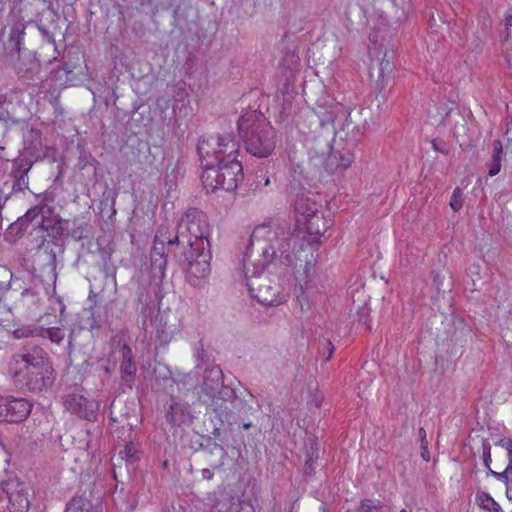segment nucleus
Wrapping results in <instances>:
<instances>
[{
	"label": "nucleus",
	"mask_w": 512,
	"mask_h": 512,
	"mask_svg": "<svg viewBox=\"0 0 512 512\" xmlns=\"http://www.w3.org/2000/svg\"><path fill=\"white\" fill-rule=\"evenodd\" d=\"M421 456L422 458L425 460V461H429L430 460V454H429V451L427 449L426 446L423 447L422 449V453H421Z\"/></svg>",
	"instance_id": "bf43d9fd"
},
{
	"label": "nucleus",
	"mask_w": 512,
	"mask_h": 512,
	"mask_svg": "<svg viewBox=\"0 0 512 512\" xmlns=\"http://www.w3.org/2000/svg\"><path fill=\"white\" fill-rule=\"evenodd\" d=\"M482 458L484 465L490 469L491 463V445L488 440H483L482 443Z\"/></svg>",
	"instance_id": "4c0bfd02"
},
{
	"label": "nucleus",
	"mask_w": 512,
	"mask_h": 512,
	"mask_svg": "<svg viewBox=\"0 0 512 512\" xmlns=\"http://www.w3.org/2000/svg\"><path fill=\"white\" fill-rule=\"evenodd\" d=\"M48 328L43 326H32L30 327V335L31 337H42L46 338Z\"/></svg>",
	"instance_id": "79ce46f5"
},
{
	"label": "nucleus",
	"mask_w": 512,
	"mask_h": 512,
	"mask_svg": "<svg viewBox=\"0 0 512 512\" xmlns=\"http://www.w3.org/2000/svg\"><path fill=\"white\" fill-rule=\"evenodd\" d=\"M304 223L309 235L315 237L314 241L319 239L330 226V221L324 217L322 212L315 214L312 218H307Z\"/></svg>",
	"instance_id": "6ab92c4d"
},
{
	"label": "nucleus",
	"mask_w": 512,
	"mask_h": 512,
	"mask_svg": "<svg viewBox=\"0 0 512 512\" xmlns=\"http://www.w3.org/2000/svg\"><path fill=\"white\" fill-rule=\"evenodd\" d=\"M499 308H503V309H505V310H506V312H507L510 316H512V299H511V302H510V303H507V304H506L505 302L501 303V304L499 305Z\"/></svg>",
	"instance_id": "603ef678"
},
{
	"label": "nucleus",
	"mask_w": 512,
	"mask_h": 512,
	"mask_svg": "<svg viewBox=\"0 0 512 512\" xmlns=\"http://www.w3.org/2000/svg\"><path fill=\"white\" fill-rule=\"evenodd\" d=\"M330 159L336 162L338 168L345 170L350 167L354 161V153L350 147H346L342 150L333 151Z\"/></svg>",
	"instance_id": "4be33fe9"
},
{
	"label": "nucleus",
	"mask_w": 512,
	"mask_h": 512,
	"mask_svg": "<svg viewBox=\"0 0 512 512\" xmlns=\"http://www.w3.org/2000/svg\"><path fill=\"white\" fill-rule=\"evenodd\" d=\"M101 369H103V371L106 373V374H109L110 373V369H109V366L107 364H102L101 365Z\"/></svg>",
	"instance_id": "69168bd1"
},
{
	"label": "nucleus",
	"mask_w": 512,
	"mask_h": 512,
	"mask_svg": "<svg viewBox=\"0 0 512 512\" xmlns=\"http://www.w3.org/2000/svg\"><path fill=\"white\" fill-rule=\"evenodd\" d=\"M198 398L209 404L221 418L230 421L228 401L235 400V391L223 382V373L219 367L206 368L199 384Z\"/></svg>",
	"instance_id": "39448f33"
},
{
	"label": "nucleus",
	"mask_w": 512,
	"mask_h": 512,
	"mask_svg": "<svg viewBox=\"0 0 512 512\" xmlns=\"http://www.w3.org/2000/svg\"><path fill=\"white\" fill-rule=\"evenodd\" d=\"M122 361H133L132 350L129 345L124 344L121 348Z\"/></svg>",
	"instance_id": "a18cd8bd"
},
{
	"label": "nucleus",
	"mask_w": 512,
	"mask_h": 512,
	"mask_svg": "<svg viewBox=\"0 0 512 512\" xmlns=\"http://www.w3.org/2000/svg\"><path fill=\"white\" fill-rule=\"evenodd\" d=\"M19 357L20 360L16 361L17 369L52 367L49 363L47 353L39 346H33L25 353L19 355Z\"/></svg>",
	"instance_id": "4468645a"
},
{
	"label": "nucleus",
	"mask_w": 512,
	"mask_h": 512,
	"mask_svg": "<svg viewBox=\"0 0 512 512\" xmlns=\"http://www.w3.org/2000/svg\"><path fill=\"white\" fill-rule=\"evenodd\" d=\"M493 155L492 160L488 164L489 166V175L495 176L500 172L501 169V158L503 154L502 144L499 140L493 142Z\"/></svg>",
	"instance_id": "b1692460"
},
{
	"label": "nucleus",
	"mask_w": 512,
	"mask_h": 512,
	"mask_svg": "<svg viewBox=\"0 0 512 512\" xmlns=\"http://www.w3.org/2000/svg\"><path fill=\"white\" fill-rule=\"evenodd\" d=\"M391 59L392 55L389 56L388 53H385L382 61L380 62V77L382 80L384 79L385 75H389L394 68Z\"/></svg>",
	"instance_id": "72a5a7b5"
},
{
	"label": "nucleus",
	"mask_w": 512,
	"mask_h": 512,
	"mask_svg": "<svg viewBox=\"0 0 512 512\" xmlns=\"http://www.w3.org/2000/svg\"><path fill=\"white\" fill-rule=\"evenodd\" d=\"M257 177L261 178L264 181V183H263L264 186H268L270 184V177L268 175L261 174V175H259Z\"/></svg>",
	"instance_id": "052dcab7"
},
{
	"label": "nucleus",
	"mask_w": 512,
	"mask_h": 512,
	"mask_svg": "<svg viewBox=\"0 0 512 512\" xmlns=\"http://www.w3.org/2000/svg\"><path fill=\"white\" fill-rule=\"evenodd\" d=\"M184 257L188 265L187 277L189 283L195 287L199 286L201 284L202 279L207 277L211 271L210 249H204L202 251L187 249L184 251Z\"/></svg>",
	"instance_id": "6e6552de"
},
{
	"label": "nucleus",
	"mask_w": 512,
	"mask_h": 512,
	"mask_svg": "<svg viewBox=\"0 0 512 512\" xmlns=\"http://www.w3.org/2000/svg\"><path fill=\"white\" fill-rule=\"evenodd\" d=\"M488 470L489 473L493 475L497 480L502 481L506 484L508 483L509 480H512V473L507 469V467L501 472L493 471L491 468Z\"/></svg>",
	"instance_id": "58836bf2"
},
{
	"label": "nucleus",
	"mask_w": 512,
	"mask_h": 512,
	"mask_svg": "<svg viewBox=\"0 0 512 512\" xmlns=\"http://www.w3.org/2000/svg\"><path fill=\"white\" fill-rule=\"evenodd\" d=\"M211 512H232V501L230 498L216 500L211 508Z\"/></svg>",
	"instance_id": "2f4dec72"
},
{
	"label": "nucleus",
	"mask_w": 512,
	"mask_h": 512,
	"mask_svg": "<svg viewBox=\"0 0 512 512\" xmlns=\"http://www.w3.org/2000/svg\"><path fill=\"white\" fill-rule=\"evenodd\" d=\"M477 504L489 512H502L500 505L487 492L481 491L476 494Z\"/></svg>",
	"instance_id": "5701e85b"
},
{
	"label": "nucleus",
	"mask_w": 512,
	"mask_h": 512,
	"mask_svg": "<svg viewBox=\"0 0 512 512\" xmlns=\"http://www.w3.org/2000/svg\"><path fill=\"white\" fill-rule=\"evenodd\" d=\"M212 434L214 437H219L220 436V429L219 428H214V430L212 431Z\"/></svg>",
	"instance_id": "338daca9"
},
{
	"label": "nucleus",
	"mask_w": 512,
	"mask_h": 512,
	"mask_svg": "<svg viewBox=\"0 0 512 512\" xmlns=\"http://www.w3.org/2000/svg\"><path fill=\"white\" fill-rule=\"evenodd\" d=\"M304 245V240L292 232L284 220H270L256 226L242 259L250 296L264 306H277L285 301L281 286L266 272L277 263L292 267L301 288H310L315 270L313 256L304 251Z\"/></svg>",
	"instance_id": "f257e3e1"
},
{
	"label": "nucleus",
	"mask_w": 512,
	"mask_h": 512,
	"mask_svg": "<svg viewBox=\"0 0 512 512\" xmlns=\"http://www.w3.org/2000/svg\"><path fill=\"white\" fill-rule=\"evenodd\" d=\"M37 158L38 157H31L27 153H22L20 157L15 160L12 171H17L18 174L27 176L29 170Z\"/></svg>",
	"instance_id": "393cba45"
},
{
	"label": "nucleus",
	"mask_w": 512,
	"mask_h": 512,
	"mask_svg": "<svg viewBox=\"0 0 512 512\" xmlns=\"http://www.w3.org/2000/svg\"><path fill=\"white\" fill-rule=\"evenodd\" d=\"M496 445L504 448L507 451V455L512 453V439L502 438L496 443Z\"/></svg>",
	"instance_id": "de8ad7c7"
},
{
	"label": "nucleus",
	"mask_w": 512,
	"mask_h": 512,
	"mask_svg": "<svg viewBox=\"0 0 512 512\" xmlns=\"http://www.w3.org/2000/svg\"><path fill=\"white\" fill-rule=\"evenodd\" d=\"M138 302L141 305V310H144L148 305V294L143 288L139 289Z\"/></svg>",
	"instance_id": "49530a36"
},
{
	"label": "nucleus",
	"mask_w": 512,
	"mask_h": 512,
	"mask_svg": "<svg viewBox=\"0 0 512 512\" xmlns=\"http://www.w3.org/2000/svg\"><path fill=\"white\" fill-rule=\"evenodd\" d=\"M156 322V339L160 343V345H167L173 338L175 328L168 325V322L165 319L164 315H158L156 317Z\"/></svg>",
	"instance_id": "412c9836"
},
{
	"label": "nucleus",
	"mask_w": 512,
	"mask_h": 512,
	"mask_svg": "<svg viewBox=\"0 0 512 512\" xmlns=\"http://www.w3.org/2000/svg\"><path fill=\"white\" fill-rule=\"evenodd\" d=\"M11 176L13 177L11 184L6 181L0 186V208L9 199L11 194L28 189L29 182L26 175L18 174L17 171H11Z\"/></svg>",
	"instance_id": "dca6fc26"
},
{
	"label": "nucleus",
	"mask_w": 512,
	"mask_h": 512,
	"mask_svg": "<svg viewBox=\"0 0 512 512\" xmlns=\"http://www.w3.org/2000/svg\"><path fill=\"white\" fill-rule=\"evenodd\" d=\"M209 235L210 225L206 214L197 208H190L179 220L176 235L167 238V244H186L188 249L202 251L210 249Z\"/></svg>",
	"instance_id": "20e7f679"
},
{
	"label": "nucleus",
	"mask_w": 512,
	"mask_h": 512,
	"mask_svg": "<svg viewBox=\"0 0 512 512\" xmlns=\"http://www.w3.org/2000/svg\"><path fill=\"white\" fill-rule=\"evenodd\" d=\"M122 458L126 459L129 462L136 461L139 457V451L136 449V447L132 443H128L124 446V449L120 451L119 453Z\"/></svg>",
	"instance_id": "7c9ffc66"
},
{
	"label": "nucleus",
	"mask_w": 512,
	"mask_h": 512,
	"mask_svg": "<svg viewBox=\"0 0 512 512\" xmlns=\"http://www.w3.org/2000/svg\"><path fill=\"white\" fill-rule=\"evenodd\" d=\"M14 336L16 338L31 337V335H30V326L29 327L18 328L16 330H14Z\"/></svg>",
	"instance_id": "09e8293b"
},
{
	"label": "nucleus",
	"mask_w": 512,
	"mask_h": 512,
	"mask_svg": "<svg viewBox=\"0 0 512 512\" xmlns=\"http://www.w3.org/2000/svg\"><path fill=\"white\" fill-rule=\"evenodd\" d=\"M167 421L173 426H181L192 421L188 404L172 402L166 414Z\"/></svg>",
	"instance_id": "f3484780"
},
{
	"label": "nucleus",
	"mask_w": 512,
	"mask_h": 512,
	"mask_svg": "<svg viewBox=\"0 0 512 512\" xmlns=\"http://www.w3.org/2000/svg\"><path fill=\"white\" fill-rule=\"evenodd\" d=\"M504 56H505L506 62L508 63L509 67L512 68V52H509L508 48H506V51L504 52Z\"/></svg>",
	"instance_id": "5fc2aeb1"
},
{
	"label": "nucleus",
	"mask_w": 512,
	"mask_h": 512,
	"mask_svg": "<svg viewBox=\"0 0 512 512\" xmlns=\"http://www.w3.org/2000/svg\"><path fill=\"white\" fill-rule=\"evenodd\" d=\"M65 337L64 331L59 327H49L47 331V336L51 342L53 343H61Z\"/></svg>",
	"instance_id": "f704fd0d"
},
{
	"label": "nucleus",
	"mask_w": 512,
	"mask_h": 512,
	"mask_svg": "<svg viewBox=\"0 0 512 512\" xmlns=\"http://www.w3.org/2000/svg\"><path fill=\"white\" fill-rule=\"evenodd\" d=\"M197 151L203 167L201 181L207 192H214L218 188L236 190L244 174L242 164L237 159L239 145L233 137L201 138Z\"/></svg>",
	"instance_id": "f03ea898"
},
{
	"label": "nucleus",
	"mask_w": 512,
	"mask_h": 512,
	"mask_svg": "<svg viewBox=\"0 0 512 512\" xmlns=\"http://www.w3.org/2000/svg\"><path fill=\"white\" fill-rule=\"evenodd\" d=\"M213 448H214V449H218V450H220V451L222 452V454H223V455H225V454H226V452H225L224 448H223L221 445L217 444V443H214V444H213Z\"/></svg>",
	"instance_id": "0e129e2a"
},
{
	"label": "nucleus",
	"mask_w": 512,
	"mask_h": 512,
	"mask_svg": "<svg viewBox=\"0 0 512 512\" xmlns=\"http://www.w3.org/2000/svg\"><path fill=\"white\" fill-rule=\"evenodd\" d=\"M24 152L31 157H39L42 148L41 132L32 126H26L23 130Z\"/></svg>",
	"instance_id": "a211bd4d"
},
{
	"label": "nucleus",
	"mask_w": 512,
	"mask_h": 512,
	"mask_svg": "<svg viewBox=\"0 0 512 512\" xmlns=\"http://www.w3.org/2000/svg\"><path fill=\"white\" fill-rule=\"evenodd\" d=\"M379 507L374 505L373 502L369 499H365L361 501V504L358 508L354 510H348L347 512H378Z\"/></svg>",
	"instance_id": "c9c22d12"
},
{
	"label": "nucleus",
	"mask_w": 512,
	"mask_h": 512,
	"mask_svg": "<svg viewBox=\"0 0 512 512\" xmlns=\"http://www.w3.org/2000/svg\"><path fill=\"white\" fill-rule=\"evenodd\" d=\"M204 349L202 348V346L200 348H197V352H196V358L199 362H203L204 361Z\"/></svg>",
	"instance_id": "6e6d98bb"
},
{
	"label": "nucleus",
	"mask_w": 512,
	"mask_h": 512,
	"mask_svg": "<svg viewBox=\"0 0 512 512\" xmlns=\"http://www.w3.org/2000/svg\"><path fill=\"white\" fill-rule=\"evenodd\" d=\"M9 41L14 43L12 50H16L19 54L14 66L17 75L26 80H33L40 72L39 61L31 52L21 51V34L15 36L14 33H11Z\"/></svg>",
	"instance_id": "9d476101"
},
{
	"label": "nucleus",
	"mask_w": 512,
	"mask_h": 512,
	"mask_svg": "<svg viewBox=\"0 0 512 512\" xmlns=\"http://www.w3.org/2000/svg\"><path fill=\"white\" fill-rule=\"evenodd\" d=\"M136 364L134 361H122L120 366L121 376L125 384L132 388V383L136 374Z\"/></svg>",
	"instance_id": "bb28decb"
},
{
	"label": "nucleus",
	"mask_w": 512,
	"mask_h": 512,
	"mask_svg": "<svg viewBox=\"0 0 512 512\" xmlns=\"http://www.w3.org/2000/svg\"><path fill=\"white\" fill-rule=\"evenodd\" d=\"M1 495H5L8 500L7 509L9 512H26L30 506L27 494L21 483L6 484L0 490Z\"/></svg>",
	"instance_id": "ddd939ff"
},
{
	"label": "nucleus",
	"mask_w": 512,
	"mask_h": 512,
	"mask_svg": "<svg viewBox=\"0 0 512 512\" xmlns=\"http://www.w3.org/2000/svg\"><path fill=\"white\" fill-rule=\"evenodd\" d=\"M63 405L67 411L76 415L80 419L91 422L97 420V411L99 409L98 403L93 400H89L80 394L68 393L64 395Z\"/></svg>",
	"instance_id": "9b49d317"
},
{
	"label": "nucleus",
	"mask_w": 512,
	"mask_h": 512,
	"mask_svg": "<svg viewBox=\"0 0 512 512\" xmlns=\"http://www.w3.org/2000/svg\"><path fill=\"white\" fill-rule=\"evenodd\" d=\"M315 463L314 461L305 460L303 472L307 477H311L315 474Z\"/></svg>",
	"instance_id": "c03bdc74"
},
{
	"label": "nucleus",
	"mask_w": 512,
	"mask_h": 512,
	"mask_svg": "<svg viewBox=\"0 0 512 512\" xmlns=\"http://www.w3.org/2000/svg\"><path fill=\"white\" fill-rule=\"evenodd\" d=\"M510 37H511V32H510V30H509V29H508V27H507V28H506V31H505V33H504V35H503V39H502V41H503V42H507V41L510 39Z\"/></svg>",
	"instance_id": "680f3d73"
},
{
	"label": "nucleus",
	"mask_w": 512,
	"mask_h": 512,
	"mask_svg": "<svg viewBox=\"0 0 512 512\" xmlns=\"http://www.w3.org/2000/svg\"><path fill=\"white\" fill-rule=\"evenodd\" d=\"M62 232H63V228H62L60 222L52 227V233H53L54 236L61 235Z\"/></svg>",
	"instance_id": "864d4df0"
},
{
	"label": "nucleus",
	"mask_w": 512,
	"mask_h": 512,
	"mask_svg": "<svg viewBox=\"0 0 512 512\" xmlns=\"http://www.w3.org/2000/svg\"><path fill=\"white\" fill-rule=\"evenodd\" d=\"M238 512H258V510L250 500H241Z\"/></svg>",
	"instance_id": "a19ab883"
},
{
	"label": "nucleus",
	"mask_w": 512,
	"mask_h": 512,
	"mask_svg": "<svg viewBox=\"0 0 512 512\" xmlns=\"http://www.w3.org/2000/svg\"><path fill=\"white\" fill-rule=\"evenodd\" d=\"M419 436L421 438V442L424 443V439L426 438V432L423 428L419 429Z\"/></svg>",
	"instance_id": "e2e57ef3"
},
{
	"label": "nucleus",
	"mask_w": 512,
	"mask_h": 512,
	"mask_svg": "<svg viewBox=\"0 0 512 512\" xmlns=\"http://www.w3.org/2000/svg\"><path fill=\"white\" fill-rule=\"evenodd\" d=\"M306 460L316 462L319 458V441L314 436H309L305 442Z\"/></svg>",
	"instance_id": "cd10ccee"
},
{
	"label": "nucleus",
	"mask_w": 512,
	"mask_h": 512,
	"mask_svg": "<svg viewBox=\"0 0 512 512\" xmlns=\"http://www.w3.org/2000/svg\"><path fill=\"white\" fill-rule=\"evenodd\" d=\"M92 504L84 497H74L67 504L64 512H91Z\"/></svg>",
	"instance_id": "a878e982"
},
{
	"label": "nucleus",
	"mask_w": 512,
	"mask_h": 512,
	"mask_svg": "<svg viewBox=\"0 0 512 512\" xmlns=\"http://www.w3.org/2000/svg\"><path fill=\"white\" fill-rule=\"evenodd\" d=\"M453 211H459L463 206V193L460 188H455L449 203Z\"/></svg>",
	"instance_id": "473e14b6"
},
{
	"label": "nucleus",
	"mask_w": 512,
	"mask_h": 512,
	"mask_svg": "<svg viewBox=\"0 0 512 512\" xmlns=\"http://www.w3.org/2000/svg\"><path fill=\"white\" fill-rule=\"evenodd\" d=\"M31 404L23 398L6 397L0 399V423H18L31 412Z\"/></svg>",
	"instance_id": "f8f14e48"
},
{
	"label": "nucleus",
	"mask_w": 512,
	"mask_h": 512,
	"mask_svg": "<svg viewBox=\"0 0 512 512\" xmlns=\"http://www.w3.org/2000/svg\"><path fill=\"white\" fill-rule=\"evenodd\" d=\"M168 231L164 228H159L151 248L150 252V267L151 273L154 279L162 280L165 275V270L167 266V238H171L167 236Z\"/></svg>",
	"instance_id": "1a4fd4ad"
},
{
	"label": "nucleus",
	"mask_w": 512,
	"mask_h": 512,
	"mask_svg": "<svg viewBox=\"0 0 512 512\" xmlns=\"http://www.w3.org/2000/svg\"><path fill=\"white\" fill-rule=\"evenodd\" d=\"M313 114L319 119L321 127L332 124L335 137L342 139L341 133L348 126L350 112L343 104L327 100L319 102Z\"/></svg>",
	"instance_id": "0eeeda50"
},
{
	"label": "nucleus",
	"mask_w": 512,
	"mask_h": 512,
	"mask_svg": "<svg viewBox=\"0 0 512 512\" xmlns=\"http://www.w3.org/2000/svg\"><path fill=\"white\" fill-rule=\"evenodd\" d=\"M238 131L248 153L264 158L275 148V130L261 115L255 111L247 112L238 120Z\"/></svg>",
	"instance_id": "7ed1b4c3"
},
{
	"label": "nucleus",
	"mask_w": 512,
	"mask_h": 512,
	"mask_svg": "<svg viewBox=\"0 0 512 512\" xmlns=\"http://www.w3.org/2000/svg\"><path fill=\"white\" fill-rule=\"evenodd\" d=\"M478 270H479V266L472 265V266L470 267V271H471V272L478 273Z\"/></svg>",
	"instance_id": "774afa93"
},
{
	"label": "nucleus",
	"mask_w": 512,
	"mask_h": 512,
	"mask_svg": "<svg viewBox=\"0 0 512 512\" xmlns=\"http://www.w3.org/2000/svg\"><path fill=\"white\" fill-rule=\"evenodd\" d=\"M28 226L29 224L21 216L8 227L5 236L8 238H16L20 236Z\"/></svg>",
	"instance_id": "c85d7f7f"
},
{
	"label": "nucleus",
	"mask_w": 512,
	"mask_h": 512,
	"mask_svg": "<svg viewBox=\"0 0 512 512\" xmlns=\"http://www.w3.org/2000/svg\"><path fill=\"white\" fill-rule=\"evenodd\" d=\"M87 323L89 324V328L91 330L100 327L98 318L94 315V313H91V316L87 319Z\"/></svg>",
	"instance_id": "8fccbe9b"
},
{
	"label": "nucleus",
	"mask_w": 512,
	"mask_h": 512,
	"mask_svg": "<svg viewBox=\"0 0 512 512\" xmlns=\"http://www.w3.org/2000/svg\"><path fill=\"white\" fill-rule=\"evenodd\" d=\"M42 280L40 277L32 278V286L23 289L17 299V305L21 309L34 310L41 304L43 297L41 296V285Z\"/></svg>",
	"instance_id": "2eb2a0df"
},
{
	"label": "nucleus",
	"mask_w": 512,
	"mask_h": 512,
	"mask_svg": "<svg viewBox=\"0 0 512 512\" xmlns=\"http://www.w3.org/2000/svg\"><path fill=\"white\" fill-rule=\"evenodd\" d=\"M56 263H57L56 253H55V251L50 250V252H49V262H48V267H49V269H50V270H49V273H50V279L52 280L53 285H55V283H56V279H57Z\"/></svg>",
	"instance_id": "e433bc0d"
},
{
	"label": "nucleus",
	"mask_w": 512,
	"mask_h": 512,
	"mask_svg": "<svg viewBox=\"0 0 512 512\" xmlns=\"http://www.w3.org/2000/svg\"><path fill=\"white\" fill-rule=\"evenodd\" d=\"M249 401L237 398L235 395V400L228 401V405L230 404L233 409L237 410V413L240 417L247 416L250 412L254 411L253 406H251Z\"/></svg>",
	"instance_id": "c756f323"
},
{
	"label": "nucleus",
	"mask_w": 512,
	"mask_h": 512,
	"mask_svg": "<svg viewBox=\"0 0 512 512\" xmlns=\"http://www.w3.org/2000/svg\"><path fill=\"white\" fill-rule=\"evenodd\" d=\"M11 279H12L11 271L3 266H0V289H3L7 285H9Z\"/></svg>",
	"instance_id": "ea45409f"
},
{
	"label": "nucleus",
	"mask_w": 512,
	"mask_h": 512,
	"mask_svg": "<svg viewBox=\"0 0 512 512\" xmlns=\"http://www.w3.org/2000/svg\"><path fill=\"white\" fill-rule=\"evenodd\" d=\"M326 346H327V348L329 350V354H328V356L326 357L325 360L328 361L331 358V356H332V353L334 351V346H333V344L329 340H326Z\"/></svg>",
	"instance_id": "4d7b16f0"
},
{
	"label": "nucleus",
	"mask_w": 512,
	"mask_h": 512,
	"mask_svg": "<svg viewBox=\"0 0 512 512\" xmlns=\"http://www.w3.org/2000/svg\"><path fill=\"white\" fill-rule=\"evenodd\" d=\"M295 212L303 217V221L306 222L307 218H312L315 214L320 213V205L307 197H300L295 201L294 204Z\"/></svg>",
	"instance_id": "aec40b11"
},
{
	"label": "nucleus",
	"mask_w": 512,
	"mask_h": 512,
	"mask_svg": "<svg viewBox=\"0 0 512 512\" xmlns=\"http://www.w3.org/2000/svg\"><path fill=\"white\" fill-rule=\"evenodd\" d=\"M46 13L51 21H56L59 18L58 14L54 10L48 9Z\"/></svg>",
	"instance_id": "13d9d810"
},
{
	"label": "nucleus",
	"mask_w": 512,
	"mask_h": 512,
	"mask_svg": "<svg viewBox=\"0 0 512 512\" xmlns=\"http://www.w3.org/2000/svg\"><path fill=\"white\" fill-rule=\"evenodd\" d=\"M40 214V210L37 207L30 208L22 218L26 220L28 224H30L36 217Z\"/></svg>",
	"instance_id": "37998d69"
},
{
	"label": "nucleus",
	"mask_w": 512,
	"mask_h": 512,
	"mask_svg": "<svg viewBox=\"0 0 512 512\" xmlns=\"http://www.w3.org/2000/svg\"><path fill=\"white\" fill-rule=\"evenodd\" d=\"M53 367L17 369L13 373V381L22 391L41 392L54 382Z\"/></svg>",
	"instance_id": "423d86ee"
},
{
	"label": "nucleus",
	"mask_w": 512,
	"mask_h": 512,
	"mask_svg": "<svg viewBox=\"0 0 512 512\" xmlns=\"http://www.w3.org/2000/svg\"><path fill=\"white\" fill-rule=\"evenodd\" d=\"M201 473H202L203 479H206V480H211L213 478V475H214L213 471L208 469V468L203 469L201 471Z\"/></svg>",
	"instance_id": "3c124183"
}]
</instances>
